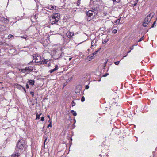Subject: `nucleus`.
<instances>
[{
	"instance_id": "nucleus-1",
	"label": "nucleus",
	"mask_w": 157,
	"mask_h": 157,
	"mask_svg": "<svg viewBox=\"0 0 157 157\" xmlns=\"http://www.w3.org/2000/svg\"><path fill=\"white\" fill-rule=\"evenodd\" d=\"M92 10H89L86 13V19L88 21H90L93 18V17L97 15L98 11L95 8L92 9Z\"/></svg>"
},
{
	"instance_id": "nucleus-14",
	"label": "nucleus",
	"mask_w": 157,
	"mask_h": 157,
	"mask_svg": "<svg viewBox=\"0 0 157 157\" xmlns=\"http://www.w3.org/2000/svg\"><path fill=\"white\" fill-rule=\"evenodd\" d=\"M58 65H56L55 66L54 68L53 69H51V70H50L49 71V72L51 73H52L57 70V69H58Z\"/></svg>"
},
{
	"instance_id": "nucleus-26",
	"label": "nucleus",
	"mask_w": 157,
	"mask_h": 157,
	"mask_svg": "<svg viewBox=\"0 0 157 157\" xmlns=\"http://www.w3.org/2000/svg\"><path fill=\"white\" fill-rule=\"evenodd\" d=\"M32 18H33L34 19H36L37 18V17H36V15H34L33 16H32Z\"/></svg>"
},
{
	"instance_id": "nucleus-25",
	"label": "nucleus",
	"mask_w": 157,
	"mask_h": 157,
	"mask_svg": "<svg viewBox=\"0 0 157 157\" xmlns=\"http://www.w3.org/2000/svg\"><path fill=\"white\" fill-rule=\"evenodd\" d=\"M85 98L84 96H83L82 97L81 99V101L82 102H83L85 101Z\"/></svg>"
},
{
	"instance_id": "nucleus-21",
	"label": "nucleus",
	"mask_w": 157,
	"mask_h": 157,
	"mask_svg": "<svg viewBox=\"0 0 157 157\" xmlns=\"http://www.w3.org/2000/svg\"><path fill=\"white\" fill-rule=\"evenodd\" d=\"M17 88H19V89H21V88H22L25 91V92H26V90H25V88L22 86H21V85H17Z\"/></svg>"
},
{
	"instance_id": "nucleus-7",
	"label": "nucleus",
	"mask_w": 157,
	"mask_h": 157,
	"mask_svg": "<svg viewBox=\"0 0 157 157\" xmlns=\"http://www.w3.org/2000/svg\"><path fill=\"white\" fill-rule=\"evenodd\" d=\"M100 49L101 48H99L96 51L90 54L89 56V58L91 59H93L94 57V56L97 54V53L100 50Z\"/></svg>"
},
{
	"instance_id": "nucleus-39",
	"label": "nucleus",
	"mask_w": 157,
	"mask_h": 157,
	"mask_svg": "<svg viewBox=\"0 0 157 157\" xmlns=\"http://www.w3.org/2000/svg\"><path fill=\"white\" fill-rule=\"evenodd\" d=\"M89 86L87 85L86 86L85 88L86 89H88L89 88Z\"/></svg>"
},
{
	"instance_id": "nucleus-47",
	"label": "nucleus",
	"mask_w": 157,
	"mask_h": 157,
	"mask_svg": "<svg viewBox=\"0 0 157 157\" xmlns=\"http://www.w3.org/2000/svg\"><path fill=\"white\" fill-rule=\"evenodd\" d=\"M71 59H72V58H69V61H70V60H71Z\"/></svg>"
},
{
	"instance_id": "nucleus-44",
	"label": "nucleus",
	"mask_w": 157,
	"mask_h": 157,
	"mask_svg": "<svg viewBox=\"0 0 157 157\" xmlns=\"http://www.w3.org/2000/svg\"><path fill=\"white\" fill-rule=\"evenodd\" d=\"M131 50H129V51H128L127 52V54L130 53V52H131Z\"/></svg>"
},
{
	"instance_id": "nucleus-53",
	"label": "nucleus",
	"mask_w": 157,
	"mask_h": 157,
	"mask_svg": "<svg viewBox=\"0 0 157 157\" xmlns=\"http://www.w3.org/2000/svg\"><path fill=\"white\" fill-rule=\"evenodd\" d=\"M46 140H47V139H46V140H45V142H46Z\"/></svg>"
},
{
	"instance_id": "nucleus-35",
	"label": "nucleus",
	"mask_w": 157,
	"mask_h": 157,
	"mask_svg": "<svg viewBox=\"0 0 157 157\" xmlns=\"http://www.w3.org/2000/svg\"><path fill=\"white\" fill-rule=\"evenodd\" d=\"M30 94L32 95V97L34 96V94L33 92H30Z\"/></svg>"
},
{
	"instance_id": "nucleus-32",
	"label": "nucleus",
	"mask_w": 157,
	"mask_h": 157,
	"mask_svg": "<svg viewBox=\"0 0 157 157\" xmlns=\"http://www.w3.org/2000/svg\"><path fill=\"white\" fill-rule=\"evenodd\" d=\"M13 37L14 36H13V35H9L8 36V37L9 38H11V37Z\"/></svg>"
},
{
	"instance_id": "nucleus-42",
	"label": "nucleus",
	"mask_w": 157,
	"mask_h": 157,
	"mask_svg": "<svg viewBox=\"0 0 157 157\" xmlns=\"http://www.w3.org/2000/svg\"><path fill=\"white\" fill-rule=\"evenodd\" d=\"M107 41H103L102 43L103 44H105L106 43Z\"/></svg>"
},
{
	"instance_id": "nucleus-19",
	"label": "nucleus",
	"mask_w": 157,
	"mask_h": 157,
	"mask_svg": "<svg viewBox=\"0 0 157 157\" xmlns=\"http://www.w3.org/2000/svg\"><path fill=\"white\" fill-rule=\"evenodd\" d=\"M114 4H116L117 3L120 2L121 0H112Z\"/></svg>"
},
{
	"instance_id": "nucleus-12",
	"label": "nucleus",
	"mask_w": 157,
	"mask_h": 157,
	"mask_svg": "<svg viewBox=\"0 0 157 157\" xmlns=\"http://www.w3.org/2000/svg\"><path fill=\"white\" fill-rule=\"evenodd\" d=\"M81 87L80 86H78L76 87L75 90V92L76 93H80Z\"/></svg>"
},
{
	"instance_id": "nucleus-4",
	"label": "nucleus",
	"mask_w": 157,
	"mask_h": 157,
	"mask_svg": "<svg viewBox=\"0 0 157 157\" xmlns=\"http://www.w3.org/2000/svg\"><path fill=\"white\" fill-rule=\"evenodd\" d=\"M26 146L25 141L24 140H21L18 141L16 147H25Z\"/></svg>"
},
{
	"instance_id": "nucleus-15",
	"label": "nucleus",
	"mask_w": 157,
	"mask_h": 157,
	"mask_svg": "<svg viewBox=\"0 0 157 157\" xmlns=\"http://www.w3.org/2000/svg\"><path fill=\"white\" fill-rule=\"evenodd\" d=\"M20 153L18 152H16L15 154H13L11 156V157H18L19 156Z\"/></svg>"
},
{
	"instance_id": "nucleus-36",
	"label": "nucleus",
	"mask_w": 157,
	"mask_h": 157,
	"mask_svg": "<svg viewBox=\"0 0 157 157\" xmlns=\"http://www.w3.org/2000/svg\"><path fill=\"white\" fill-rule=\"evenodd\" d=\"M108 75H109L108 73H107L105 74L104 75H103V77H106Z\"/></svg>"
},
{
	"instance_id": "nucleus-45",
	"label": "nucleus",
	"mask_w": 157,
	"mask_h": 157,
	"mask_svg": "<svg viewBox=\"0 0 157 157\" xmlns=\"http://www.w3.org/2000/svg\"><path fill=\"white\" fill-rule=\"evenodd\" d=\"M154 24H153L152 25L151 27H154Z\"/></svg>"
},
{
	"instance_id": "nucleus-41",
	"label": "nucleus",
	"mask_w": 157,
	"mask_h": 157,
	"mask_svg": "<svg viewBox=\"0 0 157 157\" xmlns=\"http://www.w3.org/2000/svg\"><path fill=\"white\" fill-rule=\"evenodd\" d=\"M21 150V149L20 148H18V147H17V149H16V150H17V151H18L19 150Z\"/></svg>"
},
{
	"instance_id": "nucleus-8",
	"label": "nucleus",
	"mask_w": 157,
	"mask_h": 157,
	"mask_svg": "<svg viewBox=\"0 0 157 157\" xmlns=\"http://www.w3.org/2000/svg\"><path fill=\"white\" fill-rule=\"evenodd\" d=\"M50 22L52 24H55L56 22H57L58 21H56V19L53 17L52 16L50 17Z\"/></svg>"
},
{
	"instance_id": "nucleus-3",
	"label": "nucleus",
	"mask_w": 157,
	"mask_h": 157,
	"mask_svg": "<svg viewBox=\"0 0 157 157\" xmlns=\"http://www.w3.org/2000/svg\"><path fill=\"white\" fill-rule=\"evenodd\" d=\"M41 57L37 54H34L33 55V58L34 59H35L36 60V62H41L42 64H44L45 63V61L44 60L42 61Z\"/></svg>"
},
{
	"instance_id": "nucleus-38",
	"label": "nucleus",
	"mask_w": 157,
	"mask_h": 157,
	"mask_svg": "<svg viewBox=\"0 0 157 157\" xmlns=\"http://www.w3.org/2000/svg\"><path fill=\"white\" fill-rule=\"evenodd\" d=\"M26 86L27 89H28L29 88V86L28 84H26Z\"/></svg>"
},
{
	"instance_id": "nucleus-6",
	"label": "nucleus",
	"mask_w": 157,
	"mask_h": 157,
	"mask_svg": "<svg viewBox=\"0 0 157 157\" xmlns=\"http://www.w3.org/2000/svg\"><path fill=\"white\" fill-rule=\"evenodd\" d=\"M46 8L50 10H54L56 8V7L54 5H48L46 7Z\"/></svg>"
},
{
	"instance_id": "nucleus-24",
	"label": "nucleus",
	"mask_w": 157,
	"mask_h": 157,
	"mask_svg": "<svg viewBox=\"0 0 157 157\" xmlns=\"http://www.w3.org/2000/svg\"><path fill=\"white\" fill-rule=\"evenodd\" d=\"M41 114H36V119H38L40 118V116Z\"/></svg>"
},
{
	"instance_id": "nucleus-31",
	"label": "nucleus",
	"mask_w": 157,
	"mask_h": 157,
	"mask_svg": "<svg viewBox=\"0 0 157 157\" xmlns=\"http://www.w3.org/2000/svg\"><path fill=\"white\" fill-rule=\"evenodd\" d=\"M21 38H23L24 39H25L26 40V38L27 37V36H21Z\"/></svg>"
},
{
	"instance_id": "nucleus-57",
	"label": "nucleus",
	"mask_w": 157,
	"mask_h": 157,
	"mask_svg": "<svg viewBox=\"0 0 157 157\" xmlns=\"http://www.w3.org/2000/svg\"><path fill=\"white\" fill-rule=\"evenodd\" d=\"M71 141H72V139H71Z\"/></svg>"
},
{
	"instance_id": "nucleus-37",
	"label": "nucleus",
	"mask_w": 157,
	"mask_h": 157,
	"mask_svg": "<svg viewBox=\"0 0 157 157\" xmlns=\"http://www.w3.org/2000/svg\"><path fill=\"white\" fill-rule=\"evenodd\" d=\"M44 117H41V121H44Z\"/></svg>"
},
{
	"instance_id": "nucleus-34",
	"label": "nucleus",
	"mask_w": 157,
	"mask_h": 157,
	"mask_svg": "<svg viewBox=\"0 0 157 157\" xmlns=\"http://www.w3.org/2000/svg\"><path fill=\"white\" fill-rule=\"evenodd\" d=\"M143 39V37H141V38H140L138 41V42H140Z\"/></svg>"
},
{
	"instance_id": "nucleus-9",
	"label": "nucleus",
	"mask_w": 157,
	"mask_h": 157,
	"mask_svg": "<svg viewBox=\"0 0 157 157\" xmlns=\"http://www.w3.org/2000/svg\"><path fill=\"white\" fill-rule=\"evenodd\" d=\"M33 70V67L31 66L27 67L25 68V70L26 72H31Z\"/></svg>"
},
{
	"instance_id": "nucleus-17",
	"label": "nucleus",
	"mask_w": 157,
	"mask_h": 157,
	"mask_svg": "<svg viewBox=\"0 0 157 157\" xmlns=\"http://www.w3.org/2000/svg\"><path fill=\"white\" fill-rule=\"evenodd\" d=\"M29 84L31 85H33L34 84V81L33 80H30L28 81Z\"/></svg>"
},
{
	"instance_id": "nucleus-51",
	"label": "nucleus",
	"mask_w": 157,
	"mask_h": 157,
	"mask_svg": "<svg viewBox=\"0 0 157 157\" xmlns=\"http://www.w3.org/2000/svg\"><path fill=\"white\" fill-rule=\"evenodd\" d=\"M38 32L39 33H40V31L39 30H38Z\"/></svg>"
},
{
	"instance_id": "nucleus-49",
	"label": "nucleus",
	"mask_w": 157,
	"mask_h": 157,
	"mask_svg": "<svg viewBox=\"0 0 157 157\" xmlns=\"http://www.w3.org/2000/svg\"><path fill=\"white\" fill-rule=\"evenodd\" d=\"M155 22H156V21H155L154 23H153V24H154V25L155 24Z\"/></svg>"
},
{
	"instance_id": "nucleus-50",
	"label": "nucleus",
	"mask_w": 157,
	"mask_h": 157,
	"mask_svg": "<svg viewBox=\"0 0 157 157\" xmlns=\"http://www.w3.org/2000/svg\"><path fill=\"white\" fill-rule=\"evenodd\" d=\"M71 143H70V146H71Z\"/></svg>"
},
{
	"instance_id": "nucleus-43",
	"label": "nucleus",
	"mask_w": 157,
	"mask_h": 157,
	"mask_svg": "<svg viewBox=\"0 0 157 157\" xmlns=\"http://www.w3.org/2000/svg\"><path fill=\"white\" fill-rule=\"evenodd\" d=\"M76 11V10L75 9H73L72 10V11L74 12H75Z\"/></svg>"
},
{
	"instance_id": "nucleus-29",
	"label": "nucleus",
	"mask_w": 157,
	"mask_h": 157,
	"mask_svg": "<svg viewBox=\"0 0 157 157\" xmlns=\"http://www.w3.org/2000/svg\"><path fill=\"white\" fill-rule=\"evenodd\" d=\"M71 104H72V106L73 107L75 105V103L74 102V101H73L72 102Z\"/></svg>"
},
{
	"instance_id": "nucleus-30",
	"label": "nucleus",
	"mask_w": 157,
	"mask_h": 157,
	"mask_svg": "<svg viewBox=\"0 0 157 157\" xmlns=\"http://www.w3.org/2000/svg\"><path fill=\"white\" fill-rule=\"evenodd\" d=\"M120 61H117L114 62V63L116 65H118L119 64Z\"/></svg>"
},
{
	"instance_id": "nucleus-54",
	"label": "nucleus",
	"mask_w": 157,
	"mask_h": 157,
	"mask_svg": "<svg viewBox=\"0 0 157 157\" xmlns=\"http://www.w3.org/2000/svg\"><path fill=\"white\" fill-rule=\"evenodd\" d=\"M4 27V26H2V28H3V27Z\"/></svg>"
},
{
	"instance_id": "nucleus-22",
	"label": "nucleus",
	"mask_w": 157,
	"mask_h": 157,
	"mask_svg": "<svg viewBox=\"0 0 157 157\" xmlns=\"http://www.w3.org/2000/svg\"><path fill=\"white\" fill-rule=\"evenodd\" d=\"M19 71L21 72H22L24 73L26 72V70H25V68L23 69H20Z\"/></svg>"
},
{
	"instance_id": "nucleus-52",
	"label": "nucleus",
	"mask_w": 157,
	"mask_h": 157,
	"mask_svg": "<svg viewBox=\"0 0 157 157\" xmlns=\"http://www.w3.org/2000/svg\"><path fill=\"white\" fill-rule=\"evenodd\" d=\"M51 121H50V120H49L48 121V122H50Z\"/></svg>"
},
{
	"instance_id": "nucleus-58",
	"label": "nucleus",
	"mask_w": 157,
	"mask_h": 157,
	"mask_svg": "<svg viewBox=\"0 0 157 157\" xmlns=\"http://www.w3.org/2000/svg\"><path fill=\"white\" fill-rule=\"evenodd\" d=\"M5 144H6V142H5Z\"/></svg>"
},
{
	"instance_id": "nucleus-46",
	"label": "nucleus",
	"mask_w": 157,
	"mask_h": 157,
	"mask_svg": "<svg viewBox=\"0 0 157 157\" xmlns=\"http://www.w3.org/2000/svg\"><path fill=\"white\" fill-rule=\"evenodd\" d=\"M127 54H128L127 53V54H126V55H125V56H123V57H126L127 56Z\"/></svg>"
},
{
	"instance_id": "nucleus-48",
	"label": "nucleus",
	"mask_w": 157,
	"mask_h": 157,
	"mask_svg": "<svg viewBox=\"0 0 157 157\" xmlns=\"http://www.w3.org/2000/svg\"><path fill=\"white\" fill-rule=\"evenodd\" d=\"M48 117L49 118L50 120V116L49 115H48Z\"/></svg>"
},
{
	"instance_id": "nucleus-5",
	"label": "nucleus",
	"mask_w": 157,
	"mask_h": 157,
	"mask_svg": "<svg viewBox=\"0 0 157 157\" xmlns=\"http://www.w3.org/2000/svg\"><path fill=\"white\" fill-rule=\"evenodd\" d=\"M61 56V53L59 51H56L53 56L54 59L57 60L59 59Z\"/></svg>"
},
{
	"instance_id": "nucleus-10",
	"label": "nucleus",
	"mask_w": 157,
	"mask_h": 157,
	"mask_svg": "<svg viewBox=\"0 0 157 157\" xmlns=\"http://www.w3.org/2000/svg\"><path fill=\"white\" fill-rule=\"evenodd\" d=\"M52 17L56 19V21H58L59 19L60 15L58 14H55Z\"/></svg>"
},
{
	"instance_id": "nucleus-28",
	"label": "nucleus",
	"mask_w": 157,
	"mask_h": 157,
	"mask_svg": "<svg viewBox=\"0 0 157 157\" xmlns=\"http://www.w3.org/2000/svg\"><path fill=\"white\" fill-rule=\"evenodd\" d=\"M49 127H52V121H51L50 122V123L49 124H48V128Z\"/></svg>"
},
{
	"instance_id": "nucleus-33",
	"label": "nucleus",
	"mask_w": 157,
	"mask_h": 157,
	"mask_svg": "<svg viewBox=\"0 0 157 157\" xmlns=\"http://www.w3.org/2000/svg\"><path fill=\"white\" fill-rule=\"evenodd\" d=\"M80 0H78L77 2V4L78 5H79L80 3Z\"/></svg>"
},
{
	"instance_id": "nucleus-16",
	"label": "nucleus",
	"mask_w": 157,
	"mask_h": 157,
	"mask_svg": "<svg viewBox=\"0 0 157 157\" xmlns=\"http://www.w3.org/2000/svg\"><path fill=\"white\" fill-rule=\"evenodd\" d=\"M67 37L68 38H70L74 35V33L71 32H69L67 33Z\"/></svg>"
},
{
	"instance_id": "nucleus-18",
	"label": "nucleus",
	"mask_w": 157,
	"mask_h": 157,
	"mask_svg": "<svg viewBox=\"0 0 157 157\" xmlns=\"http://www.w3.org/2000/svg\"><path fill=\"white\" fill-rule=\"evenodd\" d=\"M2 21H3L5 23H7L9 22V20L7 19H6L5 18H2Z\"/></svg>"
},
{
	"instance_id": "nucleus-23",
	"label": "nucleus",
	"mask_w": 157,
	"mask_h": 157,
	"mask_svg": "<svg viewBox=\"0 0 157 157\" xmlns=\"http://www.w3.org/2000/svg\"><path fill=\"white\" fill-rule=\"evenodd\" d=\"M35 62H36V60H35L34 61V60H33L32 61L28 63V64L29 65V64H30L31 63H35Z\"/></svg>"
},
{
	"instance_id": "nucleus-13",
	"label": "nucleus",
	"mask_w": 157,
	"mask_h": 157,
	"mask_svg": "<svg viewBox=\"0 0 157 157\" xmlns=\"http://www.w3.org/2000/svg\"><path fill=\"white\" fill-rule=\"evenodd\" d=\"M121 18V17H120L119 18H118L115 20H114L113 22H112V23L115 24V25H117V24L120 23V21Z\"/></svg>"
},
{
	"instance_id": "nucleus-11",
	"label": "nucleus",
	"mask_w": 157,
	"mask_h": 157,
	"mask_svg": "<svg viewBox=\"0 0 157 157\" xmlns=\"http://www.w3.org/2000/svg\"><path fill=\"white\" fill-rule=\"evenodd\" d=\"M97 41V40L96 39H94L91 42V47H95L96 45V42ZM95 48V47H94Z\"/></svg>"
},
{
	"instance_id": "nucleus-27",
	"label": "nucleus",
	"mask_w": 157,
	"mask_h": 157,
	"mask_svg": "<svg viewBox=\"0 0 157 157\" xmlns=\"http://www.w3.org/2000/svg\"><path fill=\"white\" fill-rule=\"evenodd\" d=\"M113 33L114 34H115L117 33V30L116 29H114L113 30Z\"/></svg>"
},
{
	"instance_id": "nucleus-56",
	"label": "nucleus",
	"mask_w": 157,
	"mask_h": 157,
	"mask_svg": "<svg viewBox=\"0 0 157 157\" xmlns=\"http://www.w3.org/2000/svg\"><path fill=\"white\" fill-rule=\"evenodd\" d=\"M123 59V58H121V59Z\"/></svg>"
},
{
	"instance_id": "nucleus-20",
	"label": "nucleus",
	"mask_w": 157,
	"mask_h": 157,
	"mask_svg": "<svg viewBox=\"0 0 157 157\" xmlns=\"http://www.w3.org/2000/svg\"><path fill=\"white\" fill-rule=\"evenodd\" d=\"M71 112L74 116H76L77 115V113L75 111L72 110L71 111Z\"/></svg>"
},
{
	"instance_id": "nucleus-55",
	"label": "nucleus",
	"mask_w": 157,
	"mask_h": 157,
	"mask_svg": "<svg viewBox=\"0 0 157 157\" xmlns=\"http://www.w3.org/2000/svg\"><path fill=\"white\" fill-rule=\"evenodd\" d=\"M136 4V3L135 4L134 6H135Z\"/></svg>"
},
{
	"instance_id": "nucleus-40",
	"label": "nucleus",
	"mask_w": 157,
	"mask_h": 157,
	"mask_svg": "<svg viewBox=\"0 0 157 157\" xmlns=\"http://www.w3.org/2000/svg\"><path fill=\"white\" fill-rule=\"evenodd\" d=\"M133 48H134V45L130 47V49H131V50L133 49Z\"/></svg>"
},
{
	"instance_id": "nucleus-2",
	"label": "nucleus",
	"mask_w": 157,
	"mask_h": 157,
	"mask_svg": "<svg viewBox=\"0 0 157 157\" xmlns=\"http://www.w3.org/2000/svg\"><path fill=\"white\" fill-rule=\"evenodd\" d=\"M154 15V13H152L147 16V17L145 18L143 24V25L144 27H146L147 26Z\"/></svg>"
}]
</instances>
